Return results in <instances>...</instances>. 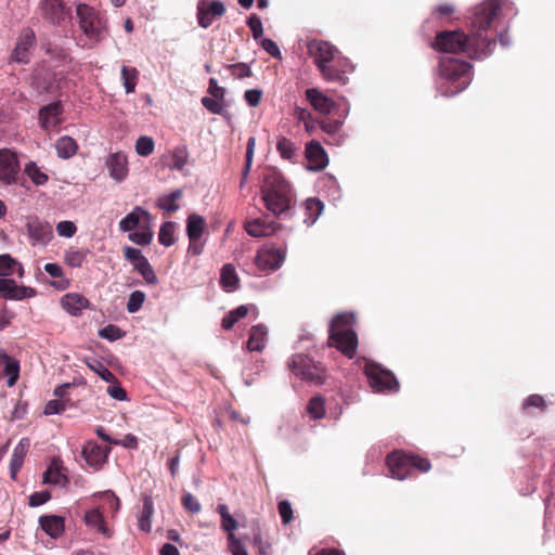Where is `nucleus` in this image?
<instances>
[{
	"instance_id": "obj_25",
	"label": "nucleus",
	"mask_w": 555,
	"mask_h": 555,
	"mask_svg": "<svg viewBox=\"0 0 555 555\" xmlns=\"http://www.w3.org/2000/svg\"><path fill=\"white\" fill-rule=\"evenodd\" d=\"M278 179L274 176H269L264 178L262 184V199L268 210H270L273 215L278 212V190H276Z\"/></svg>"
},
{
	"instance_id": "obj_9",
	"label": "nucleus",
	"mask_w": 555,
	"mask_h": 555,
	"mask_svg": "<svg viewBox=\"0 0 555 555\" xmlns=\"http://www.w3.org/2000/svg\"><path fill=\"white\" fill-rule=\"evenodd\" d=\"M39 9L42 17L52 25H61L70 16L62 0H41Z\"/></svg>"
},
{
	"instance_id": "obj_1",
	"label": "nucleus",
	"mask_w": 555,
	"mask_h": 555,
	"mask_svg": "<svg viewBox=\"0 0 555 555\" xmlns=\"http://www.w3.org/2000/svg\"><path fill=\"white\" fill-rule=\"evenodd\" d=\"M503 0H485L476 5L470 17L472 30H443L435 36L431 48L443 53H462L472 60H481L492 54L496 46L495 38L488 36L498 17Z\"/></svg>"
},
{
	"instance_id": "obj_48",
	"label": "nucleus",
	"mask_w": 555,
	"mask_h": 555,
	"mask_svg": "<svg viewBox=\"0 0 555 555\" xmlns=\"http://www.w3.org/2000/svg\"><path fill=\"white\" fill-rule=\"evenodd\" d=\"M154 140L151 137L142 135L139 137L135 142V152L138 155L146 157L154 152Z\"/></svg>"
},
{
	"instance_id": "obj_58",
	"label": "nucleus",
	"mask_w": 555,
	"mask_h": 555,
	"mask_svg": "<svg viewBox=\"0 0 555 555\" xmlns=\"http://www.w3.org/2000/svg\"><path fill=\"white\" fill-rule=\"evenodd\" d=\"M228 542V546L232 555H248L246 548L234 533L229 534Z\"/></svg>"
},
{
	"instance_id": "obj_16",
	"label": "nucleus",
	"mask_w": 555,
	"mask_h": 555,
	"mask_svg": "<svg viewBox=\"0 0 555 555\" xmlns=\"http://www.w3.org/2000/svg\"><path fill=\"white\" fill-rule=\"evenodd\" d=\"M109 449L95 442H87L82 449V456L87 464L95 470L102 468L107 460Z\"/></svg>"
},
{
	"instance_id": "obj_10",
	"label": "nucleus",
	"mask_w": 555,
	"mask_h": 555,
	"mask_svg": "<svg viewBox=\"0 0 555 555\" xmlns=\"http://www.w3.org/2000/svg\"><path fill=\"white\" fill-rule=\"evenodd\" d=\"M20 172V163L14 152L0 149V182L7 185L16 182Z\"/></svg>"
},
{
	"instance_id": "obj_26",
	"label": "nucleus",
	"mask_w": 555,
	"mask_h": 555,
	"mask_svg": "<svg viewBox=\"0 0 555 555\" xmlns=\"http://www.w3.org/2000/svg\"><path fill=\"white\" fill-rule=\"evenodd\" d=\"M274 221L255 219L245 223L246 232L254 237L271 236L276 232Z\"/></svg>"
},
{
	"instance_id": "obj_12",
	"label": "nucleus",
	"mask_w": 555,
	"mask_h": 555,
	"mask_svg": "<svg viewBox=\"0 0 555 555\" xmlns=\"http://www.w3.org/2000/svg\"><path fill=\"white\" fill-rule=\"evenodd\" d=\"M36 36L30 28L24 29L16 42L11 60L17 63L26 64L30 60L31 48L35 46Z\"/></svg>"
},
{
	"instance_id": "obj_33",
	"label": "nucleus",
	"mask_w": 555,
	"mask_h": 555,
	"mask_svg": "<svg viewBox=\"0 0 555 555\" xmlns=\"http://www.w3.org/2000/svg\"><path fill=\"white\" fill-rule=\"evenodd\" d=\"M15 273H17L20 278L23 276L24 270L22 264L8 254L0 255V276H12Z\"/></svg>"
},
{
	"instance_id": "obj_30",
	"label": "nucleus",
	"mask_w": 555,
	"mask_h": 555,
	"mask_svg": "<svg viewBox=\"0 0 555 555\" xmlns=\"http://www.w3.org/2000/svg\"><path fill=\"white\" fill-rule=\"evenodd\" d=\"M240 279L236 274L235 268L231 263L222 267L220 272V284L225 292H234L237 289Z\"/></svg>"
},
{
	"instance_id": "obj_8",
	"label": "nucleus",
	"mask_w": 555,
	"mask_h": 555,
	"mask_svg": "<svg viewBox=\"0 0 555 555\" xmlns=\"http://www.w3.org/2000/svg\"><path fill=\"white\" fill-rule=\"evenodd\" d=\"M363 372L369 379L371 388L376 392L396 391L399 389V382L393 373L378 363L365 360Z\"/></svg>"
},
{
	"instance_id": "obj_6",
	"label": "nucleus",
	"mask_w": 555,
	"mask_h": 555,
	"mask_svg": "<svg viewBox=\"0 0 555 555\" xmlns=\"http://www.w3.org/2000/svg\"><path fill=\"white\" fill-rule=\"evenodd\" d=\"M308 53L313 59L318 70L327 74L326 63H336V65L344 68L347 66V57L344 56L336 47L327 41L320 39H312L307 44Z\"/></svg>"
},
{
	"instance_id": "obj_18",
	"label": "nucleus",
	"mask_w": 555,
	"mask_h": 555,
	"mask_svg": "<svg viewBox=\"0 0 555 555\" xmlns=\"http://www.w3.org/2000/svg\"><path fill=\"white\" fill-rule=\"evenodd\" d=\"M280 221L293 217L295 207V194L292 186L280 175Z\"/></svg>"
},
{
	"instance_id": "obj_50",
	"label": "nucleus",
	"mask_w": 555,
	"mask_h": 555,
	"mask_svg": "<svg viewBox=\"0 0 555 555\" xmlns=\"http://www.w3.org/2000/svg\"><path fill=\"white\" fill-rule=\"evenodd\" d=\"M134 270L138 271V273H140V275L144 279V281L147 284L156 285L158 283V279L149 260H145Z\"/></svg>"
},
{
	"instance_id": "obj_64",
	"label": "nucleus",
	"mask_w": 555,
	"mask_h": 555,
	"mask_svg": "<svg viewBox=\"0 0 555 555\" xmlns=\"http://www.w3.org/2000/svg\"><path fill=\"white\" fill-rule=\"evenodd\" d=\"M51 499V494L48 490L35 492L29 496L30 506H39L44 504Z\"/></svg>"
},
{
	"instance_id": "obj_3",
	"label": "nucleus",
	"mask_w": 555,
	"mask_h": 555,
	"mask_svg": "<svg viewBox=\"0 0 555 555\" xmlns=\"http://www.w3.org/2000/svg\"><path fill=\"white\" fill-rule=\"evenodd\" d=\"M354 323L353 313L341 312L332 319L328 327L327 345L336 348L348 359L354 358L359 345L358 335L353 330Z\"/></svg>"
},
{
	"instance_id": "obj_45",
	"label": "nucleus",
	"mask_w": 555,
	"mask_h": 555,
	"mask_svg": "<svg viewBox=\"0 0 555 555\" xmlns=\"http://www.w3.org/2000/svg\"><path fill=\"white\" fill-rule=\"evenodd\" d=\"M307 412L313 420H320L325 414L324 399L321 396L312 397L307 405Z\"/></svg>"
},
{
	"instance_id": "obj_4",
	"label": "nucleus",
	"mask_w": 555,
	"mask_h": 555,
	"mask_svg": "<svg viewBox=\"0 0 555 555\" xmlns=\"http://www.w3.org/2000/svg\"><path fill=\"white\" fill-rule=\"evenodd\" d=\"M386 465L392 478L404 480L412 476L413 469L420 473H427L431 468L428 459L416 454L396 450L386 456Z\"/></svg>"
},
{
	"instance_id": "obj_19",
	"label": "nucleus",
	"mask_w": 555,
	"mask_h": 555,
	"mask_svg": "<svg viewBox=\"0 0 555 555\" xmlns=\"http://www.w3.org/2000/svg\"><path fill=\"white\" fill-rule=\"evenodd\" d=\"M306 98L313 109L322 115L330 114L335 107V102L333 99L317 88L307 89Z\"/></svg>"
},
{
	"instance_id": "obj_2",
	"label": "nucleus",
	"mask_w": 555,
	"mask_h": 555,
	"mask_svg": "<svg viewBox=\"0 0 555 555\" xmlns=\"http://www.w3.org/2000/svg\"><path fill=\"white\" fill-rule=\"evenodd\" d=\"M472 65L454 57H441L438 65L437 89L444 96L462 92L470 83Z\"/></svg>"
},
{
	"instance_id": "obj_52",
	"label": "nucleus",
	"mask_w": 555,
	"mask_h": 555,
	"mask_svg": "<svg viewBox=\"0 0 555 555\" xmlns=\"http://www.w3.org/2000/svg\"><path fill=\"white\" fill-rule=\"evenodd\" d=\"M530 408H537L540 409L541 411H545L547 404L545 399L541 395L533 393L528 396L522 403L524 412H528Z\"/></svg>"
},
{
	"instance_id": "obj_42",
	"label": "nucleus",
	"mask_w": 555,
	"mask_h": 555,
	"mask_svg": "<svg viewBox=\"0 0 555 555\" xmlns=\"http://www.w3.org/2000/svg\"><path fill=\"white\" fill-rule=\"evenodd\" d=\"M3 363L5 364L4 372L9 376L7 384L13 387L18 379L20 364L17 361L12 360L8 354H3Z\"/></svg>"
},
{
	"instance_id": "obj_11",
	"label": "nucleus",
	"mask_w": 555,
	"mask_h": 555,
	"mask_svg": "<svg viewBox=\"0 0 555 555\" xmlns=\"http://www.w3.org/2000/svg\"><path fill=\"white\" fill-rule=\"evenodd\" d=\"M31 245L46 246L53 238V230L48 221L29 218L26 223Z\"/></svg>"
},
{
	"instance_id": "obj_21",
	"label": "nucleus",
	"mask_w": 555,
	"mask_h": 555,
	"mask_svg": "<svg viewBox=\"0 0 555 555\" xmlns=\"http://www.w3.org/2000/svg\"><path fill=\"white\" fill-rule=\"evenodd\" d=\"M225 12V7L221 1H212L207 7L201 3L198 7V24L203 28L209 27L216 17H221Z\"/></svg>"
},
{
	"instance_id": "obj_13",
	"label": "nucleus",
	"mask_w": 555,
	"mask_h": 555,
	"mask_svg": "<svg viewBox=\"0 0 555 555\" xmlns=\"http://www.w3.org/2000/svg\"><path fill=\"white\" fill-rule=\"evenodd\" d=\"M105 166L109 177L116 182H121L128 177V158L122 152L111 153L105 160Z\"/></svg>"
},
{
	"instance_id": "obj_28",
	"label": "nucleus",
	"mask_w": 555,
	"mask_h": 555,
	"mask_svg": "<svg viewBox=\"0 0 555 555\" xmlns=\"http://www.w3.org/2000/svg\"><path fill=\"white\" fill-rule=\"evenodd\" d=\"M39 522L42 530L53 539L59 538L64 532V519L60 516H41Z\"/></svg>"
},
{
	"instance_id": "obj_38",
	"label": "nucleus",
	"mask_w": 555,
	"mask_h": 555,
	"mask_svg": "<svg viewBox=\"0 0 555 555\" xmlns=\"http://www.w3.org/2000/svg\"><path fill=\"white\" fill-rule=\"evenodd\" d=\"M128 238L130 242H132L137 245H141V246L150 245L153 240V231L151 229V223L142 225V228L135 232L129 233Z\"/></svg>"
},
{
	"instance_id": "obj_46",
	"label": "nucleus",
	"mask_w": 555,
	"mask_h": 555,
	"mask_svg": "<svg viewBox=\"0 0 555 555\" xmlns=\"http://www.w3.org/2000/svg\"><path fill=\"white\" fill-rule=\"evenodd\" d=\"M86 259V251L79 248H69L64 255L65 262L72 268H80Z\"/></svg>"
},
{
	"instance_id": "obj_62",
	"label": "nucleus",
	"mask_w": 555,
	"mask_h": 555,
	"mask_svg": "<svg viewBox=\"0 0 555 555\" xmlns=\"http://www.w3.org/2000/svg\"><path fill=\"white\" fill-rule=\"evenodd\" d=\"M280 517L284 525H287L293 520L294 512L288 501H280Z\"/></svg>"
},
{
	"instance_id": "obj_41",
	"label": "nucleus",
	"mask_w": 555,
	"mask_h": 555,
	"mask_svg": "<svg viewBox=\"0 0 555 555\" xmlns=\"http://www.w3.org/2000/svg\"><path fill=\"white\" fill-rule=\"evenodd\" d=\"M181 197H182V191L175 190L170 194L159 197L158 206H159V208L167 210V211H177L179 209V205L177 204V201L180 199Z\"/></svg>"
},
{
	"instance_id": "obj_23",
	"label": "nucleus",
	"mask_w": 555,
	"mask_h": 555,
	"mask_svg": "<svg viewBox=\"0 0 555 555\" xmlns=\"http://www.w3.org/2000/svg\"><path fill=\"white\" fill-rule=\"evenodd\" d=\"M325 66L328 68L327 74L320 73L321 77L328 82H336L341 86L348 82V75L353 72V65L347 59V66L340 67L336 63H326Z\"/></svg>"
},
{
	"instance_id": "obj_24",
	"label": "nucleus",
	"mask_w": 555,
	"mask_h": 555,
	"mask_svg": "<svg viewBox=\"0 0 555 555\" xmlns=\"http://www.w3.org/2000/svg\"><path fill=\"white\" fill-rule=\"evenodd\" d=\"M61 306L72 315H80L82 310L90 307L89 300L77 293H68L61 298Z\"/></svg>"
},
{
	"instance_id": "obj_60",
	"label": "nucleus",
	"mask_w": 555,
	"mask_h": 555,
	"mask_svg": "<svg viewBox=\"0 0 555 555\" xmlns=\"http://www.w3.org/2000/svg\"><path fill=\"white\" fill-rule=\"evenodd\" d=\"M182 505L186 511H189L192 514L198 513L202 507L199 502L191 493H185L183 495Z\"/></svg>"
},
{
	"instance_id": "obj_51",
	"label": "nucleus",
	"mask_w": 555,
	"mask_h": 555,
	"mask_svg": "<svg viewBox=\"0 0 555 555\" xmlns=\"http://www.w3.org/2000/svg\"><path fill=\"white\" fill-rule=\"evenodd\" d=\"M124 257L133 264V268L135 269L141 263H143L145 260H147L141 253L140 249H137L131 246H125L122 248Z\"/></svg>"
},
{
	"instance_id": "obj_40",
	"label": "nucleus",
	"mask_w": 555,
	"mask_h": 555,
	"mask_svg": "<svg viewBox=\"0 0 555 555\" xmlns=\"http://www.w3.org/2000/svg\"><path fill=\"white\" fill-rule=\"evenodd\" d=\"M280 156L292 163H296L299 158V149L287 139H280Z\"/></svg>"
},
{
	"instance_id": "obj_29",
	"label": "nucleus",
	"mask_w": 555,
	"mask_h": 555,
	"mask_svg": "<svg viewBox=\"0 0 555 555\" xmlns=\"http://www.w3.org/2000/svg\"><path fill=\"white\" fill-rule=\"evenodd\" d=\"M43 483L64 486L67 477L64 475L59 459H53L50 466L43 474Z\"/></svg>"
},
{
	"instance_id": "obj_14",
	"label": "nucleus",
	"mask_w": 555,
	"mask_h": 555,
	"mask_svg": "<svg viewBox=\"0 0 555 555\" xmlns=\"http://www.w3.org/2000/svg\"><path fill=\"white\" fill-rule=\"evenodd\" d=\"M152 217L141 206H135L126 217L119 221V229L121 232H131L139 230L142 225L150 224Z\"/></svg>"
},
{
	"instance_id": "obj_34",
	"label": "nucleus",
	"mask_w": 555,
	"mask_h": 555,
	"mask_svg": "<svg viewBox=\"0 0 555 555\" xmlns=\"http://www.w3.org/2000/svg\"><path fill=\"white\" fill-rule=\"evenodd\" d=\"M54 146H55L57 156L63 159H68L70 157H73L77 153V150H78V145H77L76 141L73 138L67 137V135H64V137H61L60 139H57Z\"/></svg>"
},
{
	"instance_id": "obj_44",
	"label": "nucleus",
	"mask_w": 555,
	"mask_h": 555,
	"mask_svg": "<svg viewBox=\"0 0 555 555\" xmlns=\"http://www.w3.org/2000/svg\"><path fill=\"white\" fill-rule=\"evenodd\" d=\"M175 223L167 221L162 224L158 233V241L162 245L169 247L175 243Z\"/></svg>"
},
{
	"instance_id": "obj_47",
	"label": "nucleus",
	"mask_w": 555,
	"mask_h": 555,
	"mask_svg": "<svg viewBox=\"0 0 555 555\" xmlns=\"http://www.w3.org/2000/svg\"><path fill=\"white\" fill-rule=\"evenodd\" d=\"M170 168L181 170L188 164L189 153L185 146H178L172 151Z\"/></svg>"
},
{
	"instance_id": "obj_54",
	"label": "nucleus",
	"mask_w": 555,
	"mask_h": 555,
	"mask_svg": "<svg viewBox=\"0 0 555 555\" xmlns=\"http://www.w3.org/2000/svg\"><path fill=\"white\" fill-rule=\"evenodd\" d=\"M99 336L101 338L115 341L124 336V332L116 325L109 324L99 331Z\"/></svg>"
},
{
	"instance_id": "obj_27",
	"label": "nucleus",
	"mask_w": 555,
	"mask_h": 555,
	"mask_svg": "<svg viewBox=\"0 0 555 555\" xmlns=\"http://www.w3.org/2000/svg\"><path fill=\"white\" fill-rule=\"evenodd\" d=\"M29 448V440L27 438H23L17 446L13 450V454L10 461V473L12 479L16 478V475L21 467L23 466L24 459L27 454Z\"/></svg>"
},
{
	"instance_id": "obj_63",
	"label": "nucleus",
	"mask_w": 555,
	"mask_h": 555,
	"mask_svg": "<svg viewBox=\"0 0 555 555\" xmlns=\"http://www.w3.org/2000/svg\"><path fill=\"white\" fill-rule=\"evenodd\" d=\"M65 411V403L60 400H50L44 406L46 415L61 414Z\"/></svg>"
},
{
	"instance_id": "obj_56",
	"label": "nucleus",
	"mask_w": 555,
	"mask_h": 555,
	"mask_svg": "<svg viewBox=\"0 0 555 555\" xmlns=\"http://www.w3.org/2000/svg\"><path fill=\"white\" fill-rule=\"evenodd\" d=\"M56 232L62 237L70 238L77 232V227L73 221H60L56 224Z\"/></svg>"
},
{
	"instance_id": "obj_39",
	"label": "nucleus",
	"mask_w": 555,
	"mask_h": 555,
	"mask_svg": "<svg viewBox=\"0 0 555 555\" xmlns=\"http://www.w3.org/2000/svg\"><path fill=\"white\" fill-rule=\"evenodd\" d=\"M323 203L318 198H308L305 202V210L308 215L307 218L304 219V222L308 224H312L317 218L321 215L323 210Z\"/></svg>"
},
{
	"instance_id": "obj_5",
	"label": "nucleus",
	"mask_w": 555,
	"mask_h": 555,
	"mask_svg": "<svg viewBox=\"0 0 555 555\" xmlns=\"http://www.w3.org/2000/svg\"><path fill=\"white\" fill-rule=\"evenodd\" d=\"M288 366L297 377L314 385H322L327 378V370L323 363L314 361L306 354L293 356Z\"/></svg>"
},
{
	"instance_id": "obj_61",
	"label": "nucleus",
	"mask_w": 555,
	"mask_h": 555,
	"mask_svg": "<svg viewBox=\"0 0 555 555\" xmlns=\"http://www.w3.org/2000/svg\"><path fill=\"white\" fill-rule=\"evenodd\" d=\"M455 12V8L452 3H441L438 4L434 11L433 14L436 15L439 18H448Z\"/></svg>"
},
{
	"instance_id": "obj_7",
	"label": "nucleus",
	"mask_w": 555,
	"mask_h": 555,
	"mask_svg": "<svg viewBox=\"0 0 555 555\" xmlns=\"http://www.w3.org/2000/svg\"><path fill=\"white\" fill-rule=\"evenodd\" d=\"M76 16L82 33L94 42H99L106 29V21L103 15L94 8L78 3L76 7Z\"/></svg>"
},
{
	"instance_id": "obj_37",
	"label": "nucleus",
	"mask_w": 555,
	"mask_h": 555,
	"mask_svg": "<svg viewBox=\"0 0 555 555\" xmlns=\"http://www.w3.org/2000/svg\"><path fill=\"white\" fill-rule=\"evenodd\" d=\"M120 75L126 93L134 92L139 77L138 69L124 65L120 70Z\"/></svg>"
},
{
	"instance_id": "obj_20",
	"label": "nucleus",
	"mask_w": 555,
	"mask_h": 555,
	"mask_svg": "<svg viewBox=\"0 0 555 555\" xmlns=\"http://www.w3.org/2000/svg\"><path fill=\"white\" fill-rule=\"evenodd\" d=\"M257 268L262 272L273 271L278 266V248L274 244H266L259 250L255 259Z\"/></svg>"
},
{
	"instance_id": "obj_53",
	"label": "nucleus",
	"mask_w": 555,
	"mask_h": 555,
	"mask_svg": "<svg viewBox=\"0 0 555 555\" xmlns=\"http://www.w3.org/2000/svg\"><path fill=\"white\" fill-rule=\"evenodd\" d=\"M145 300V294L140 291H134L130 294L128 302H127V310L130 313H134L139 311Z\"/></svg>"
},
{
	"instance_id": "obj_32",
	"label": "nucleus",
	"mask_w": 555,
	"mask_h": 555,
	"mask_svg": "<svg viewBox=\"0 0 555 555\" xmlns=\"http://www.w3.org/2000/svg\"><path fill=\"white\" fill-rule=\"evenodd\" d=\"M206 229L204 217L191 214L186 220V234L189 240H199Z\"/></svg>"
},
{
	"instance_id": "obj_31",
	"label": "nucleus",
	"mask_w": 555,
	"mask_h": 555,
	"mask_svg": "<svg viewBox=\"0 0 555 555\" xmlns=\"http://www.w3.org/2000/svg\"><path fill=\"white\" fill-rule=\"evenodd\" d=\"M267 328L262 325H255L250 328L247 348L249 351H261L267 341Z\"/></svg>"
},
{
	"instance_id": "obj_59",
	"label": "nucleus",
	"mask_w": 555,
	"mask_h": 555,
	"mask_svg": "<svg viewBox=\"0 0 555 555\" xmlns=\"http://www.w3.org/2000/svg\"><path fill=\"white\" fill-rule=\"evenodd\" d=\"M229 70L232 76L235 78L242 79L245 77H249L251 75V70L249 66L245 63H237L229 66Z\"/></svg>"
},
{
	"instance_id": "obj_55",
	"label": "nucleus",
	"mask_w": 555,
	"mask_h": 555,
	"mask_svg": "<svg viewBox=\"0 0 555 555\" xmlns=\"http://www.w3.org/2000/svg\"><path fill=\"white\" fill-rule=\"evenodd\" d=\"M88 366L95 372L103 380L108 383H115L116 377L115 375L105 367L102 363L95 361L94 363H88Z\"/></svg>"
},
{
	"instance_id": "obj_57",
	"label": "nucleus",
	"mask_w": 555,
	"mask_h": 555,
	"mask_svg": "<svg viewBox=\"0 0 555 555\" xmlns=\"http://www.w3.org/2000/svg\"><path fill=\"white\" fill-rule=\"evenodd\" d=\"M202 104L205 108H207L212 114H223L224 105L216 98H203Z\"/></svg>"
},
{
	"instance_id": "obj_35",
	"label": "nucleus",
	"mask_w": 555,
	"mask_h": 555,
	"mask_svg": "<svg viewBox=\"0 0 555 555\" xmlns=\"http://www.w3.org/2000/svg\"><path fill=\"white\" fill-rule=\"evenodd\" d=\"M154 513V505L153 500L151 496H144L143 499V508L142 512L138 518V527L140 530L150 532L152 525H151V518Z\"/></svg>"
},
{
	"instance_id": "obj_17",
	"label": "nucleus",
	"mask_w": 555,
	"mask_h": 555,
	"mask_svg": "<svg viewBox=\"0 0 555 555\" xmlns=\"http://www.w3.org/2000/svg\"><path fill=\"white\" fill-rule=\"evenodd\" d=\"M0 293L5 299L22 300L34 297L36 292L31 287L20 286L11 279H0Z\"/></svg>"
},
{
	"instance_id": "obj_22",
	"label": "nucleus",
	"mask_w": 555,
	"mask_h": 555,
	"mask_svg": "<svg viewBox=\"0 0 555 555\" xmlns=\"http://www.w3.org/2000/svg\"><path fill=\"white\" fill-rule=\"evenodd\" d=\"M61 103L54 102L44 107L39 112V121L42 129L50 131L54 129L61 122Z\"/></svg>"
},
{
	"instance_id": "obj_43",
	"label": "nucleus",
	"mask_w": 555,
	"mask_h": 555,
	"mask_svg": "<svg viewBox=\"0 0 555 555\" xmlns=\"http://www.w3.org/2000/svg\"><path fill=\"white\" fill-rule=\"evenodd\" d=\"M24 171L36 185H43L48 181V176L34 162L26 164Z\"/></svg>"
},
{
	"instance_id": "obj_36",
	"label": "nucleus",
	"mask_w": 555,
	"mask_h": 555,
	"mask_svg": "<svg viewBox=\"0 0 555 555\" xmlns=\"http://www.w3.org/2000/svg\"><path fill=\"white\" fill-rule=\"evenodd\" d=\"M85 522L87 526L96 529L104 535H109V530L105 526L103 514L98 509L93 508L86 513Z\"/></svg>"
},
{
	"instance_id": "obj_15",
	"label": "nucleus",
	"mask_w": 555,
	"mask_h": 555,
	"mask_svg": "<svg viewBox=\"0 0 555 555\" xmlns=\"http://www.w3.org/2000/svg\"><path fill=\"white\" fill-rule=\"evenodd\" d=\"M305 154L308 160V169L310 170L321 171L328 164V158L325 150L322 147L320 142L315 140H312L307 143Z\"/></svg>"
},
{
	"instance_id": "obj_49",
	"label": "nucleus",
	"mask_w": 555,
	"mask_h": 555,
	"mask_svg": "<svg viewBox=\"0 0 555 555\" xmlns=\"http://www.w3.org/2000/svg\"><path fill=\"white\" fill-rule=\"evenodd\" d=\"M255 147H256V139L254 137H250L247 141L245 165H244V168L242 171L243 180H247L248 175L250 172Z\"/></svg>"
}]
</instances>
